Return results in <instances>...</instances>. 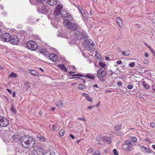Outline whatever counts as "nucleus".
Listing matches in <instances>:
<instances>
[{
	"mask_svg": "<svg viewBox=\"0 0 155 155\" xmlns=\"http://www.w3.org/2000/svg\"><path fill=\"white\" fill-rule=\"evenodd\" d=\"M122 83L121 81H119L117 82V85H118L119 87H120L122 86Z\"/></svg>",
	"mask_w": 155,
	"mask_h": 155,
	"instance_id": "nucleus-56",
	"label": "nucleus"
},
{
	"mask_svg": "<svg viewBox=\"0 0 155 155\" xmlns=\"http://www.w3.org/2000/svg\"><path fill=\"white\" fill-rule=\"evenodd\" d=\"M65 14L64 13V15H61L62 18L64 20L63 22L64 25H66L67 23L70 22L73 19L72 15L68 14V13Z\"/></svg>",
	"mask_w": 155,
	"mask_h": 155,
	"instance_id": "nucleus-6",
	"label": "nucleus"
},
{
	"mask_svg": "<svg viewBox=\"0 0 155 155\" xmlns=\"http://www.w3.org/2000/svg\"><path fill=\"white\" fill-rule=\"evenodd\" d=\"M133 87V85L131 84H129L127 86V88L129 89H131Z\"/></svg>",
	"mask_w": 155,
	"mask_h": 155,
	"instance_id": "nucleus-50",
	"label": "nucleus"
},
{
	"mask_svg": "<svg viewBox=\"0 0 155 155\" xmlns=\"http://www.w3.org/2000/svg\"><path fill=\"white\" fill-rule=\"evenodd\" d=\"M84 41L83 42V45L85 47H87V45L88 43V39L84 40Z\"/></svg>",
	"mask_w": 155,
	"mask_h": 155,
	"instance_id": "nucleus-34",
	"label": "nucleus"
},
{
	"mask_svg": "<svg viewBox=\"0 0 155 155\" xmlns=\"http://www.w3.org/2000/svg\"><path fill=\"white\" fill-rule=\"evenodd\" d=\"M93 155H100V151H97L94 152Z\"/></svg>",
	"mask_w": 155,
	"mask_h": 155,
	"instance_id": "nucleus-44",
	"label": "nucleus"
},
{
	"mask_svg": "<svg viewBox=\"0 0 155 155\" xmlns=\"http://www.w3.org/2000/svg\"><path fill=\"white\" fill-rule=\"evenodd\" d=\"M113 153L114 155H118L117 151L115 149L113 150Z\"/></svg>",
	"mask_w": 155,
	"mask_h": 155,
	"instance_id": "nucleus-48",
	"label": "nucleus"
},
{
	"mask_svg": "<svg viewBox=\"0 0 155 155\" xmlns=\"http://www.w3.org/2000/svg\"><path fill=\"white\" fill-rule=\"evenodd\" d=\"M142 84L143 87L146 89H147L149 88V85L147 84L144 81L142 82Z\"/></svg>",
	"mask_w": 155,
	"mask_h": 155,
	"instance_id": "nucleus-33",
	"label": "nucleus"
},
{
	"mask_svg": "<svg viewBox=\"0 0 155 155\" xmlns=\"http://www.w3.org/2000/svg\"><path fill=\"white\" fill-rule=\"evenodd\" d=\"M88 94H86V93H83L82 94V96H85V97H86V96L87 95H88Z\"/></svg>",
	"mask_w": 155,
	"mask_h": 155,
	"instance_id": "nucleus-63",
	"label": "nucleus"
},
{
	"mask_svg": "<svg viewBox=\"0 0 155 155\" xmlns=\"http://www.w3.org/2000/svg\"><path fill=\"white\" fill-rule=\"evenodd\" d=\"M17 77V74L12 72L11 74L9 75L8 77L10 78H16Z\"/></svg>",
	"mask_w": 155,
	"mask_h": 155,
	"instance_id": "nucleus-27",
	"label": "nucleus"
},
{
	"mask_svg": "<svg viewBox=\"0 0 155 155\" xmlns=\"http://www.w3.org/2000/svg\"><path fill=\"white\" fill-rule=\"evenodd\" d=\"M20 143L24 148L29 149L34 147L35 142L33 138L28 135H24L20 139Z\"/></svg>",
	"mask_w": 155,
	"mask_h": 155,
	"instance_id": "nucleus-1",
	"label": "nucleus"
},
{
	"mask_svg": "<svg viewBox=\"0 0 155 155\" xmlns=\"http://www.w3.org/2000/svg\"><path fill=\"white\" fill-rule=\"evenodd\" d=\"M11 110H12V111L14 113H15L16 112V109L13 107V106L12 105V107L11 108Z\"/></svg>",
	"mask_w": 155,
	"mask_h": 155,
	"instance_id": "nucleus-46",
	"label": "nucleus"
},
{
	"mask_svg": "<svg viewBox=\"0 0 155 155\" xmlns=\"http://www.w3.org/2000/svg\"><path fill=\"white\" fill-rule=\"evenodd\" d=\"M43 155H55V153L53 151L51 152L50 151H45L43 153Z\"/></svg>",
	"mask_w": 155,
	"mask_h": 155,
	"instance_id": "nucleus-22",
	"label": "nucleus"
},
{
	"mask_svg": "<svg viewBox=\"0 0 155 155\" xmlns=\"http://www.w3.org/2000/svg\"><path fill=\"white\" fill-rule=\"evenodd\" d=\"M78 120H81L84 121H85V118L84 116H82L81 117L78 118Z\"/></svg>",
	"mask_w": 155,
	"mask_h": 155,
	"instance_id": "nucleus-52",
	"label": "nucleus"
},
{
	"mask_svg": "<svg viewBox=\"0 0 155 155\" xmlns=\"http://www.w3.org/2000/svg\"><path fill=\"white\" fill-rule=\"evenodd\" d=\"M36 1L41 4H42L44 2L46 1V0H35Z\"/></svg>",
	"mask_w": 155,
	"mask_h": 155,
	"instance_id": "nucleus-45",
	"label": "nucleus"
},
{
	"mask_svg": "<svg viewBox=\"0 0 155 155\" xmlns=\"http://www.w3.org/2000/svg\"><path fill=\"white\" fill-rule=\"evenodd\" d=\"M65 131L64 129H61L59 132V134L61 136H63L64 134Z\"/></svg>",
	"mask_w": 155,
	"mask_h": 155,
	"instance_id": "nucleus-35",
	"label": "nucleus"
},
{
	"mask_svg": "<svg viewBox=\"0 0 155 155\" xmlns=\"http://www.w3.org/2000/svg\"><path fill=\"white\" fill-rule=\"evenodd\" d=\"M38 138H39L40 140L42 142H44L45 141V138L42 136H41L40 135H38Z\"/></svg>",
	"mask_w": 155,
	"mask_h": 155,
	"instance_id": "nucleus-37",
	"label": "nucleus"
},
{
	"mask_svg": "<svg viewBox=\"0 0 155 155\" xmlns=\"http://www.w3.org/2000/svg\"><path fill=\"white\" fill-rule=\"evenodd\" d=\"M56 106L59 108H62L63 106V103L61 101H58L56 103Z\"/></svg>",
	"mask_w": 155,
	"mask_h": 155,
	"instance_id": "nucleus-26",
	"label": "nucleus"
},
{
	"mask_svg": "<svg viewBox=\"0 0 155 155\" xmlns=\"http://www.w3.org/2000/svg\"><path fill=\"white\" fill-rule=\"evenodd\" d=\"M64 26L68 29H71L73 31L76 30L78 28V25L75 24L71 22L67 23Z\"/></svg>",
	"mask_w": 155,
	"mask_h": 155,
	"instance_id": "nucleus-9",
	"label": "nucleus"
},
{
	"mask_svg": "<svg viewBox=\"0 0 155 155\" xmlns=\"http://www.w3.org/2000/svg\"><path fill=\"white\" fill-rule=\"evenodd\" d=\"M37 10L38 12L42 14H46L48 13L50 9L48 6L45 5H43L42 6L37 7Z\"/></svg>",
	"mask_w": 155,
	"mask_h": 155,
	"instance_id": "nucleus-4",
	"label": "nucleus"
},
{
	"mask_svg": "<svg viewBox=\"0 0 155 155\" xmlns=\"http://www.w3.org/2000/svg\"><path fill=\"white\" fill-rule=\"evenodd\" d=\"M26 45L28 49L32 51L36 50L38 47L37 43L32 40L28 41L26 44Z\"/></svg>",
	"mask_w": 155,
	"mask_h": 155,
	"instance_id": "nucleus-5",
	"label": "nucleus"
},
{
	"mask_svg": "<svg viewBox=\"0 0 155 155\" xmlns=\"http://www.w3.org/2000/svg\"><path fill=\"white\" fill-rule=\"evenodd\" d=\"M87 151L90 152H92L93 151V149L91 148L88 149Z\"/></svg>",
	"mask_w": 155,
	"mask_h": 155,
	"instance_id": "nucleus-64",
	"label": "nucleus"
},
{
	"mask_svg": "<svg viewBox=\"0 0 155 155\" xmlns=\"http://www.w3.org/2000/svg\"><path fill=\"white\" fill-rule=\"evenodd\" d=\"M81 14L82 16L84 18H87V16L86 14H85L84 12H83L81 13Z\"/></svg>",
	"mask_w": 155,
	"mask_h": 155,
	"instance_id": "nucleus-49",
	"label": "nucleus"
},
{
	"mask_svg": "<svg viewBox=\"0 0 155 155\" xmlns=\"http://www.w3.org/2000/svg\"><path fill=\"white\" fill-rule=\"evenodd\" d=\"M116 21L120 27H121V25L122 24L121 20L119 17H117L116 18Z\"/></svg>",
	"mask_w": 155,
	"mask_h": 155,
	"instance_id": "nucleus-25",
	"label": "nucleus"
},
{
	"mask_svg": "<svg viewBox=\"0 0 155 155\" xmlns=\"http://www.w3.org/2000/svg\"><path fill=\"white\" fill-rule=\"evenodd\" d=\"M141 148L142 150L145 153H152L150 149L146 147H141Z\"/></svg>",
	"mask_w": 155,
	"mask_h": 155,
	"instance_id": "nucleus-21",
	"label": "nucleus"
},
{
	"mask_svg": "<svg viewBox=\"0 0 155 155\" xmlns=\"http://www.w3.org/2000/svg\"><path fill=\"white\" fill-rule=\"evenodd\" d=\"M78 8L81 13L84 12V9L82 8V7L80 6H78Z\"/></svg>",
	"mask_w": 155,
	"mask_h": 155,
	"instance_id": "nucleus-39",
	"label": "nucleus"
},
{
	"mask_svg": "<svg viewBox=\"0 0 155 155\" xmlns=\"http://www.w3.org/2000/svg\"><path fill=\"white\" fill-rule=\"evenodd\" d=\"M1 36L2 40L4 42H8L10 40L11 36L10 34L8 33H5L3 34Z\"/></svg>",
	"mask_w": 155,
	"mask_h": 155,
	"instance_id": "nucleus-10",
	"label": "nucleus"
},
{
	"mask_svg": "<svg viewBox=\"0 0 155 155\" xmlns=\"http://www.w3.org/2000/svg\"><path fill=\"white\" fill-rule=\"evenodd\" d=\"M103 141L108 144L110 143L111 142V138L110 137L105 136L103 138Z\"/></svg>",
	"mask_w": 155,
	"mask_h": 155,
	"instance_id": "nucleus-19",
	"label": "nucleus"
},
{
	"mask_svg": "<svg viewBox=\"0 0 155 155\" xmlns=\"http://www.w3.org/2000/svg\"><path fill=\"white\" fill-rule=\"evenodd\" d=\"M85 86L83 84H80L78 86V89L79 90H83L85 88Z\"/></svg>",
	"mask_w": 155,
	"mask_h": 155,
	"instance_id": "nucleus-36",
	"label": "nucleus"
},
{
	"mask_svg": "<svg viewBox=\"0 0 155 155\" xmlns=\"http://www.w3.org/2000/svg\"><path fill=\"white\" fill-rule=\"evenodd\" d=\"M18 137L19 136L18 135H14L12 136V138L13 140H15L16 139H17V138H18Z\"/></svg>",
	"mask_w": 155,
	"mask_h": 155,
	"instance_id": "nucleus-42",
	"label": "nucleus"
},
{
	"mask_svg": "<svg viewBox=\"0 0 155 155\" xmlns=\"http://www.w3.org/2000/svg\"><path fill=\"white\" fill-rule=\"evenodd\" d=\"M11 39L9 41L10 43L13 45H17L19 42V38L17 35H15L11 36Z\"/></svg>",
	"mask_w": 155,
	"mask_h": 155,
	"instance_id": "nucleus-11",
	"label": "nucleus"
},
{
	"mask_svg": "<svg viewBox=\"0 0 155 155\" xmlns=\"http://www.w3.org/2000/svg\"><path fill=\"white\" fill-rule=\"evenodd\" d=\"M122 125L121 124H117L114 126V129L116 130H118L121 129Z\"/></svg>",
	"mask_w": 155,
	"mask_h": 155,
	"instance_id": "nucleus-31",
	"label": "nucleus"
},
{
	"mask_svg": "<svg viewBox=\"0 0 155 155\" xmlns=\"http://www.w3.org/2000/svg\"><path fill=\"white\" fill-rule=\"evenodd\" d=\"M88 45H87V47H88L91 51H94L95 50L94 48L95 44L93 43V41L91 39H88Z\"/></svg>",
	"mask_w": 155,
	"mask_h": 155,
	"instance_id": "nucleus-12",
	"label": "nucleus"
},
{
	"mask_svg": "<svg viewBox=\"0 0 155 155\" xmlns=\"http://www.w3.org/2000/svg\"><path fill=\"white\" fill-rule=\"evenodd\" d=\"M25 148L22 145L21 146H17L15 150L16 153H22L24 151Z\"/></svg>",
	"mask_w": 155,
	"mask_h": 155,
	"instance_id": "nucleus-16",
	"label": "nucleus"
},
{
	"mask_svg": "<svg viewBox=\"0 0 155 155\" xmlns=\"http://www.w3.org/2000/svg\"><path fill=\"white\" fill-rule=\"evenodd\" d=\"M35 39L41 41V38L38 36H37L35 37Z\"/></svg>",
	"mask_w": 155,
	"mask_h": 155,
	"instance_id": "nucleus-60",
	"label": "nucleus"
},
{
	"mask_svg": "<svg viewBox=\"0 0 155 155\" xmlns=\"http://www.w3.org/2000/svg\"><path fill=\"white\" fill-rule=\"evenodd\" d=\"M49 57V59L53 62H56L58 60V56L54 54H50Z\"/></svg>",
	"mask_w": 155,
	"mask_h": 155,
	"instance_id": "nucleus-13",
	"label": "nucleus"
},
{
	"mask_svg": "<svg viewBox=\"0 0 155 155\" xmlns=\"http://www.w3.org/2000/svg\"><path fill=\"white\" fill-rule=\"evenodd\" d=\"M4 9L3 5H0V10H3Z\"/></svg>",
	"mask_w": 155,
	"mask_h": 155,
	"instance_id": "nucleus-57",
	"label": "nucleus"
},
{
	"mask_svg": "<svg viewBox=\"0 0 155 155\" xmlns=\"http://www.w3.org/2000/svg\"><path fill=\"white\" fill-rule=\"evenodd\" d=\"M133 147V144L130 141L127 140L122 145V148L126 152H130L134 150Z\"/></svg>",
	"mask_w": 155,
	"mask_h": 155,
	"instance_id": "nucleus-2",
	"label": "nucleus"
},
{
	"mask_svg": "<svg viewBox=\"0 0 155 155\" xmlns=\"http://www.w3.org/2000/svg\"><path fill=\"white\" fill-rule=\"evenodd\" d=\"M152 89H153V91H154V92H153L154 93H155V87H154V85L153 86H152Z\"/></svg>",
	"mask_w": 155,
	"mask_h": 155,
	"instance_id": "nucleus-61",
	"label": "nucleus"
},
{
	"mask_svg": "<svg viewBox=\"0 0 155 155\" xmlns=\"http://www.w3.org/2000/svg\"><path fill=\"white\" fill-rule=\"evenodd\" d=\"M122 54L124 56H129L130 54V52L128 50H125L122 52Z\"/></svg>",
	"mask_w": 155,
	"mask_h": 155,
	"instance_id": "nucleus-30",
	"label": "nucleus"
},
{
	"mask_svg": "<svg viewBox=\"0 0 155 155\" xmlns=\"http://www.w3.org/2000/svg\"><path fill=\"white\" fill-rule=\"evenodd\" d=\"M54 18V19L58 21L60 20V16L62 18L61 15H64V13L58 10L55 9L53 13Z\"/></svg>",
	"mask_w": 155,
	"mask_h": 155,
	"instance_id": "nucleus-8",
	"label": "nucleus"
},
{
	"mask_svg": "<svg viewBox=\"0 0 155 155\" xmlns=\"http://www.w3.org/2000/svg\"><path fill=\"white\" fill-rule=\"evenodd\" d=\"M63 8V6L60 4L58 5L55 7L56 10H59L60 11L63 12L64 13L65 12L62 10V9Z\"/></svg>",
	"mask_w": 155,
	"mask_h": 155,
	"instance_id": "nucleus-24",
	"label": "nucleus"
},
{
	"mask_svg": "<svg viewBox=\"0 0 155 155\" xmlns=\"http://www.w3.org/2000/svg\"><path fill=\"white\" fill-rule=\"evenodd\" d=\"M45 2L51 6L55 5L57 4V0H46Z\"/></svg>",
	"mask_w": 155,
	"mask_h": 155,
	"instance_id": "nucleus-18",
	"label": "nucleus"
},
{
	"mask_svg": "<svg viewBox=\"0 0 155 155\" xmlns=\"http://www.w3.org/2000/svg\"><path fill=\"white\" fill-rule=\"evenodd\" d=\"M71 76H77V77H83L84 76L81 74H74L73 75H71Z\"/></svg>",
	"mask_w": 155,
	"mask_h": 155,
	"instance_id": "nucleus-43",
	"label": "nucleus"
},
{
	"mask_svg": "<svg viewBox=\"0 0 155 155\" xmlns=\"http://www.w3.org/2000/svg\"><path fill=\"white\" fill-rule=\"evenodd\" d=\"M150 126L153 128L155 127V123L153 122H152L150 124Z\"/></svg>",
	"mask_w": 155,
	"mask_h": 155,
	"instance_id": "nucleus-53",
	"label": "nucleus"
},
{
	"mask_svg": "<svg viewBox=\"0 0 155 155\" xmlns=\"http://www.w3.org/2000/svg\"><path fill=\"white\" fill-rule=\"evenodd\" d=\"M31 155H41L39 153H38L35 148L34 150L31 151Z\"/></svg>",
	"mask_w": 155,
	"mask_h": 155,
	"instance_id": "nucleus-28",
	"label": "nucleus"
},
{
	"mask_svg": "<svg viewBox=\"0 0 155 155\" xmlns=\"http://www.w3.org/2000/svg\"><path fill=\"white\" fill-rule=\"evenodd\" d=\"M99 65L101 67H102V68H104V67L106 66V64H104V63H103L101 62H100L99 63Z\"/></svg>",
	"mask_w": 155,
	"mask_h": 155,
	"instance_id": "nucleus-41",
	"label": "nucleus"
},
{
	"mask_svg": "<svg viewBox=\"0 0 155 155\" xmlns=\"http://www.w3.org/2000/svg\"><path fill=\"white\" fill-rule=\"evenodd\" d=\"M85 77L87 79H89L92 80H94L95 78V76L93 74H87L85 76Z\"/></svg>",
	"mask_w": 155,
	"mask_h": 155,
	"instance_id": "nucleus-23",
	"label": "nucleus"
},
{
	"mask_svg": "<svg viewBox=\"0 0 155 155\" xmlns=\"http://www.w3.org/2000/svg\"><path fill=\"white\" fill-rule=\"evenodd\" d=\"M30 73L32 75L34 76H38V72L35 71L33 70H31L30 71Z\"/></svg>",
	"mask_w": 155,
	"mask_h": 155,
	"instance_id": "nucleus-32",
	"label": "nucleus"
},
{
	"mask_svg": "<svg viewBox=\"0 0 155 155\" xmlns=\"http://www.w3.org/2000/svg\"><path fill=\"white\" fill-rule=\"evenodd\" d=\"M40 51L41 54L45 56L49 54V52L48 50L44 48H41Z\"/></svg>",
	"mask_w": 155,
	"mask_h": 155,
	"instance_id": "nucleus-17",
	"label": "nucleus"
},
{
	"mask_svg": "<svg viewBox=\"0 0 155 155\" xmlns=\"http://www.w3.org/2000/svg\"><path fill=\"white\" fill-rule=\"evenodd\" d=\"M52 128L53 130H55L57 128L56 126L55 125H53L52 126Z\"/></svg>",
	"mask_w": 155,
	"mask_h": 155,
	"instance_id": "nucleus-58",
	"label": "nucleus"
},
{
	"mask_svg": "<svg viewBox=\"0 0 155 155\" xmlns=\"http://www.w3.org/2000/svg\"><path fill=\"white\" fill-rule=\"evenodd\" d=\"M35 148L38 153H39L41 155H43L44 152V149L41 146H37L35 147Z\"/></svg>",
	"mask_w": 155,
	"mask_h": 155,
	"instance_id": "nucleus-14",
	"label": "nucleus"
},
{
	"mask_svg": "<svg viewBox=\"0 0 155 155\" xmlns=\"http://www.w3.org/2000/svg\"><path fill=\"white\" fill-rule=\"evenodd\" d=\"M8 120L5 117L0 116V126L5 127L9 124Z\"/></svg>",
	"mask_w": 155,
	"mask_h": 155,
	"instance_id": "nucleus-7",
	"label": "nucleus"
},
{
	"mask_svg": "<svg viewBox=\"0 0 155 155\" xmlns=\"http://www.w3.org/2000/svg\"><path fill=\"white\" fill-rule=\"evenodd\" d=\"M132 140L134 142H135L137 140V139L135 137H132L131 138Z\"/></svg>",
	"mask_w": 155,
	"mask_h": 155,
	"instance_id": "nucleus-51",
	"label": "nucleus"
},
{
	"mask_svg": "<svg viewBox=\"0 0 155 155\" xmlns=\"http://www.w3.org/2000/svg\"><path fill=\"white\" fill-rule=\"evenodd\" d=\"M107 71L105 68H102L99 69L97 71V77L98 79L103 81V78L105 77L107 74Z\"/></svg>",
	"mask_w": 155,
	"mask_h": 155,
	"instance_id": "nucleus-3",
	"label": "nucleus"
},
{
	"mask_svg": "<svg viewBox=\"0 0 155 155\" xmlns=\"http://www.w3.org/2000/svg\"><path fill=\"white\" fill-rule=\"evenodd\" d=\"M86 99L88 101L91 102H92V98L91 97H90V96L88 94L87 96V95L86 96Z\"/></svg>",
	"mask_w": 155,
	"mask_h": 155,
	"instance_id": "nucleus-38",
	"label": "nucleus"
},
{
	"mask_svg": "<svg viewBox=\"0 0 155 155\" xmlns=\"http://www.w3.org/2000/svg\"><path fill=\"white\" fill-rule=\"evenodd\" d=\"M58 66L61 69L65 71V72H67V69L65 67L64 65L59 64L58 65Z\"/></svg>",
	"mask_w": 155,
	"mask_h": 155,
	"instance_id": "nucleus-29",
	"label": "nucleus"
},
{
	"mask_svg": "<svg viewBox=\"0 0 155 155\" xmlns=\"http://www.w3.org/2000/svg\"><path fill=\"white\" fill-rule=\"evenodd\" d=\"M102 138V135H99L98 137H96V139L97 140L99 141L101 140Z\"/></svg>",
	"mask_w": 155,
	"mask_h": 155,
	"instance_id": "nucleus-40",
	"label": "nucleus"
},
{
	"mask_svg": "<svg viewBox=\"0 0 155 155\" xmlns=\"http://www.w3.org/2000/svg\"><path fill=\"white\" fill-rule=\"evenodd\" d=\"M81 34V39L82 38H83L84 40L88 39V35L85 31L83 30L82 31Z\"/></svg>",
	"mask_w": 155,
	"mask_h": 155,
	"instance_id": "nucleus-20",
	"label": "nucleus"
},
{
	"mask_svg": "<svg viewBox=\"0 0 155 155\" xmlns=\"http://www.w3.org/2000/svg\"><path fill=\"white\" fill-rule=\"evenodd\" d=\"M2 14L5 16H6L7 15V13L5 11H3L2 12Z\"/></svg>",
	"mask_w": 155,
	"mask_h": 155,
	"instance_id": "nucleus-59",
	"label": "nucleus"
},
{
	"mask_svg": "<svg viewBox=\"0 0 155 155\" xmlns=\"http://www.w3.org/2000/svg\"><path fill=\"white\" fill-rule=\"evenodd\" d=\"M150 51L155 56V52L154 51V50H153V48L151 49V50H150Z\"/></svg>",
	"mask_w": 155,
	"mask_h": 155,
	"instance_id": "nucleus-55",
	"label": "nucleus"
},
{
	"mask_svg": "<svg viewBox=\"0 0 155 155\" xmlns=\"http://www.w3.org/2000/svg\"><path fill=\"white\" fill-rule=\"evenodd\" d=\"M70 136L72 139H74L75 138L74 136L73 135L71 134H70Z\"/></svg>",
	"mask_w": 155,
	"mask_h": 155,
	"instance_id": "nucleus-62",
	"label": "nucleus"
},
{
	"mask_svg": "<svg viewBox=\"0 0 155 155\" xmlns=\"http://www.w3.org/2000/svg\"><path fill=\"white\" fill-rule=\"evenodd\" d=\"M81 32L77 31L75 33L74 38L78 40H81Z\"/></svg>",
	"mask_w": 155,
	"mask_h": 155,
	"instance_id": "nucleus-15",
	"label": "nucleus"
},
{
	"mask_svg": "<svg viewBox=\"0 0 155 155\" xmlns=\"http://www.w3.org/2000/svg\"><path fill=\"white\" fill-rule=\"evenodd\" d=\"M135 64L134 62H133L129 64V66L131 67H133L134 66Z\"/></svg>",
	"mask_w": 155,
	"mask_h": 155,
	"instance_id": "nucleus-47",
	"label": "nucleus"
},
{
	"mask_svg": "<svg viewBox=\"0 0 155 155\" xmlns=\"http://www.w3.org/2000/svg\"><path fill=\"white\" fill-rule=\"evenodd\" d=\"M148 62V60L147 59L144 60L143 61V63L145 64H147Z\"/></svg>",
	"mask_w": 155,
	"mask_h": 155,
	"instance_id": "nucleus-54",
	"label": "nucleus"
}]
</instances>
